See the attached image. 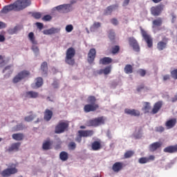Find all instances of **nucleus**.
I'll return each instance as SVG.
<instances>
[{
	"label": "nucleus",
	"instance_id": "50",
	"mask_svg": "<svg viewBox=\"0 0 177 177\" xmlns=\"http://www.w3.org/2000/svg\"><path fill=\"white\" fill-rule=\"evenodd\" d=\"M32 17H34V19H41L42 15L41 14V12H33L32 14Z\"/></svg>",
	"mask_w": 177,
	"mask_h": 177
},
{
	"label": "nucleus",
	"instance_id": "25",
	"mask_svg": "<svg viewBox=\"0 0 177 177\" xmlns=\"http://www.w3.org/2000/svg\"><path fill=\"white\" fill-rule=\"evenodd\" d=\"M59 32V29L56 28H51L50 29L43 30V34L44 35H52V34H57Z\"/></svg>",
	"mask_w": 177,
	"mask_h": 177
},
{
	"label": "nucleus",
	"instance_id": "63",
	"mask_svg": "<svg viewBox=\"0 0 177 177\" xmlns=\"http://www.w3.org/2000/svg\"><path fill=\"white\" fill-rule=\"evenodd\" d=\"M175 102H177V95H175L173 97H171V102L175 103Z\"/></svg>",
	"mask_w": 177,
	"mask_h": 177
},
{
	"label": "nucleus",
	"instance_id": "29",
	"mask_svg": "<svg viewBox=\"0 0 177 177\" xmlns=\"http://www.w3.org/2000/svg\"><path fill=\"white\" fill-rule=\"evenodd\" d=\"M91 147L94 151H97V150L102 149V144L99 141H94L91 145Z\"/></svg>",
	"mask_w": 177,
	"mask_h": 177
},
{
	"label": "nucleus",
	"instance_id": "30",
	"mask_svg": "<svg viewBox=\"0 0 177 177\" xmlns=\"http://www.w3.org/2000/svg\"><path fill=\"white\" fill-rule=\"evenodd\" d=\"M12 138L14 140L21 141L24 139V134L21 133H14L12 134Z\"/></svg>",
	"mask_w": 177,
	"mask_h": 177
},
{
	"label": "nucleus",
	"instance_id": "56",
	"mask_svg": "<svg viewBox=\"0 0 177 177\" xmlns=\"http://www.w3.org/2000/svg\"><path fill=\"white\" fill-rule=\"evenodd\" d=\"M36 26L39 30H42V28H44V24L41 22H37Z\"/></svg>",
	"mask_w": 177,
	"mask_h": 177
},
{
	"label": "nucleus",
	"instance_id": "8",
	"mask_svg": "<svg viewBox=\"0 0 177 177\" xmlns=\"http://www.w3.org/2000/svg\"><path fill=\"white\" fill-rule=\"evenodd\" d=\"M128 41L129 46L133 48V50L135 52H140V46H139V43H138V40H136L135 37H129Z\"/></svg>",
	"mask_w": 177,
	"mask_h": 177
},
{
	"label": "nucleus",
	"instance_id": "41",
	"mask_svg": "<svg viewBox=\"0 0 177 177\" xmlns=\"http://www.w3.org/2000/svg\"><path fill=\"white\" fill-rule=\"evenodd\" d=\"M120 52V46H114L111 48L112 55H117Z\"/></svg>",
	"mask_w": 177,
	"mask_h": 177
},
{
	"label": "nucleus",
	"instance_id": "12",
	"mask_svg": "<svg viewBox=\"0 0 177 177\" xmlns=\"http://www.w3.org/2000/svg\"><path fill=\"white\" fill-rule=\"evenodd\" d=\"M156 156L154 155H150L149 157H142L138 159L139 164H147L150 161H154Z\"/></svg>",
	"mask_w": 177,
	"mask_h": 177
},
{
	"label": "nucleus",
	"instance_id": "4",
	"mask_svg": "<svg viewBox=\"0 0 177 177\" xmlns=\"http://www.w3.org/2000/svg\"><path fill=\"white\" fill-rule=\"evenodd\" d=\"M15 3L17 12H20V10H23L31 5V0H17Z\"/></svg>",
	"mask_w": 177,
	"mask_h": 177
},
{
	"label": "nucleus",
	"instance_id": "64",
	"mask_svg": "<svg viewBox=\"0 0 177 177\" xmlns=\"http://www.w3.org/2000/svg\"><path fill=\"white\" fill-rule=\"evenodd\" d=\"M129 1L130 0H124L123 2V6H128V5H129Z\"/></svg>",
	"mask_w": 177,
	"mask_h": 177
},
{
	"label": "nucleus",
	"instance_id": "13",
	"mask_svg": "<svg viewBox=\"0 0 177 177\" xmlns=\"http://www.w3.org/2000/svg\"><path fill=\"white\" fill-rule=\"evenodd\" d=\"M77 133H80V136L83 138H91V136H93L95 131L93 130H79Z\"/></svg>",
	"mask_w": 177,
	"mask_h": 177
},
{
	"label": "nucleus",
	"instance_id": "22",
	"mask_svg": "<svg viewBox=\"0 0 177 177\" xmlns=\"http://www.w3.org/2000/svg\"><path fill=\"white\" fill-rule=\"evenodd\" d=\"M52 117H53V111L50 109H46L44 111V120L47 122L50 121Z\"/></svg>",
	"mask_w": 177,
	"mask_h": 177
},
{
	"label": "nucleus",
	"instance_id": "36",
	"mask_svg": "<svg viewBox=\"0 0 177 177\" xmlns=\"http://www.w3.org/2000/svg\"><path fill=\"white\" fill-rule=\"evenodd\" d=\"M59 158L62 161H67L68 160V153L66 151H62L59 153Z\"/></svg>",
	"mask_w": 177,
	"mask_h": 177
},
{
	"label": "nucleus",
	"instance_id": "27",
	"mask_svg": "<svg viewBox=\"0 0 177 177\" xmlns=\"http://www.w3.org/2000/svg\"><path fill=\"white\" fill-rule=\"evenodd\" d=\"M175 125H176V119L175 118L169 120L165 123V127H167V129L174 128Z\"/></svg>",
	"mask_w": 177,
	"mask_h": 177
},
{
	"label": "nucleus",
	"instance_id": "7",
	"mask_svg": "<svg viewBox=\"0 0 177 177\" xmlns=\"http://www.w3.org/2000/svg\"><path fill=\"white\" fill-rule=\"evenodd\" d=\"M141 35L145 42H147L148 48H153V38H151V36H150V35H149V33H147L146 30L142 28Z\"/></svg>",
	"mask_w": 177,
	"mask_h": 177
},
{
	"label": "nucleus",
	"instance_id": "59",
	"mask_svg": "<svg viewBox=\"0 0 177 177\" xmlns=\"http://www.w3.org/2000/svg\"><path fill=\"white\" fill-rule=\"evenodd\" d=\"M168 80H171V76L169 75H165L163 76V81H168Z\"/></svg>",
	"mask_w": 177,
	"mask_h": 177
},
{
	"label": "nucleus",
	"instance_id": "28",
	"mask_svg": "<svg viewBox=\"0 0 177 177\" xmlns=\"http://www.w3.org/2000/svg\"><path fill=\"white\" fill-rule=\"evenodd\" d=\"M111 73V66H106L104 69H100L98 72L97 74L100 75L102 74H104V75H107Z\"/></svg>",
	"mask_w": 177,
	"mask_h": 177
},
{
	"label": "nucleus",
	"instance_id": "58",
	"mask_svg": "<svg viewBox=\"0 0 177 177\" xmlns=\"http://www.w3.org/2000/svg\"><path fill=\"white\" fill-rule=\"evenodd\" d=\"M171 23L174 24L175 21H176V15H175L174 13L171 14Z\"/></svg>",
	"mask_w": 177,
	"mask_h": 177
},
{
	"label": "nucleus",
	"instance_id": "52",
	"mask_svg": "<svg viewBox=\"0 0 177 177\" xmlns=\"http://www.w3.org/2000/svg\"><path fill=\"white\" fill-rule=\"evenodd\" d=\"M155 131H156V132L162 133V132H164V131H165V129L164 127H162V126H160V127H156Z\"/></svg>",
	"mask_w": 177,
	"mask_h": 177
},
{
	"label": "nucleus",
	"instance_id": "3",
	"mask_svg": "<svg viewBox=\"0 0 177 177\" xmlns=\"http://www.w3.org/2000/svg\"><path fill=\"white\" fill-rule=\"evenodd\" d=\"M70 124L68 121L61 120L55 127V133H63V132H66L67 129H68Z\"/></svg>",
	"mask_w": 177,
	"mask_h": 177
},
{
	"label": "nucleus",
	"instance_id": "18",
	"mask_svg": "<svg viewBox=\"0 0 177 177\" xmlns=\"http://www.w3.org/2000/svg\"><path fill=\"white\" fill-rule=\"evenodd\" d=\"M68 8H70V5L68 4H63L56 7L57 10L60 12L61 13H67L68 12Z\"/></svg>",
	"mask_w": 177,
	"mask_h": 177
},
{
	"label": "nucleus",
	"instance_id": "51",
	"mask_svg": "<svg viewBox=\"0 0 177 177\" xmlns=\"http://www.w3.org/2000/svg\"><path fill=\"white\" fill-rule=\"evenodd\" d=\"M73 30H74V27L73 26V25H68L66 26V32H71Z\"/></svg>",
	"mask_w": 177,
	"mask_h": 177
},
{
	"label": "nucleus",
	"instance_id": "21",
	"mask_svg": "<svg viewBox=\"0 0 177 177\" xmlns=\"http://www.w3.org/2000/svg\"><path fill=\"white\" fill-rule=\"evenodd\" d=\"M162 146V143L161 142H156L149 145V151H156L158 149H160Z\"/></svg>",
	"mask_w": 177,
	"mask_h": 177
},
{
	"label": "nucleus",
	"instance_id": "35",
	"mask_svg": "<svg viewBox=\"0 0 177 177\" xmlns=\"http://www.w3.org/2000/svg\"><path fill=\"white\" fill-rule=\"evenodd\" d=\"M124 73L126 74H132L133 73V67L131 64H127L124 67Z\"/></svg>",
	"mask_w": 177,
	"mask_h": 177
},
{
	"label": "nucleus",
	"instance_id": "31",
	"mask_svg": "<svg viewBox=\"0 0 177 177\" xmlns=\"http://www.w3.org/2000/svg\"><path fill=\"white\" fill-rule=\"evenodd\" d=\"M167 41H160L157 44V49L158 50H164L167 48Z\"/></svg>",
	"mask_w": 177,
	"mask_h": 177
},
{
	"label": "nucleus",
	"instance_id": "62",
	"mask_svg": "<svg viewBox=\"0 0 177 177\" xmlns=\"http://www.w3.org/2000/svg\"><path fill=\"white\" fill-rule=\"evenodd\" d=\"M100 26H101V24L100 22H95L93 24V27H95V28H99Z\"/></svg>",
	"mask_w": 177,
	"mask_h": 177
},
{
	"label": "nucleus",
	"instance_id": "37",
	"mask_svg": "<svg viewBox=\"0 0 177 177\" xmlns=\"http://www.w3.org/2000/svg\"><path fill=\"white\" fill-rule=\"evenodd\" d=\"M41 70L43 74H47L48 73V62H44L41 65Z\"/></svg>",
	"mask_w": 177,
	"mask_h": 177
},
{
	"label": "nucleus",
	"instance_id": "15",
	"mask_svg": "<svg viewBox=\"0 0 177 177\" xmlns=\"http://www.w3.org/2000/svg\"><path fill=\"white\" fill-rule=\"evenodd\" d=\"M12 10H15L16 12H17V8L16 7L15 3H14L13 4H10L8 6H4L1 12L2 13H9V12Z\"/></svg>",
	"mask_w": 177,
	"mask_h": 177
},
{
	"label": "nucleus",
	"instance_id": "5",
	"mask_svg": "<svg viewBox=\"0 0 177 177\" xmlns=\"http://www.w3.org/2000/svg\"><path fill=\"white\" fill-rule=\"evenodd\" d=\"M102 124H104V118L99 117L94 119L89 120L86 122V127H99V125H102Z\"/></svg>",
	"mask_w": 177,
	"mask_h": 177
},
{
	"label": "nucleus",
	"instance_id": "23",
	"mask_svg": "<svg viewBox=\"0 0 177 177\" xmlns=\"http://www.w3.org/2000/svg\"><path fill=\"white\" fill-rule=\"evenodd\" d=\"M123 164L121 162H116L112 167V169L114 172H120L123 168Z\"/></svg>",
	"mask_w": 177,
	"mask_h": 177
},
{
	"label": "nucleus",
	"instance_id": "16",
	"mask_svg": "<svg viewBox=\"0 0 177 177\" xmlns=\"http://www.w3.org/2000/svg\"><path fill=\"white\" fill-rule=\"evenodd\" d=\"M125 114H128L129 115H133V117H139L140 115V111L136 109H124Z\"/></svg>",
	"mask_w": 177,
	"mask_h": 177
},
{
	"label": "nucleus",
	"instance_id": "49",
	"mask_svg": "<svg viewBox=\"0 0 177 177\" xmlns=\"http://www.w3.org/2000/svg\"><path fill=\"white\" fill-rule=\"evenodd\" d=\"M77 147V144L74 142H71L68 144V148L71 149V150H75Z\"/></svg>",
	"mask_w": 177,
	"mask_h": 177
},
{
	"label": "nucleus",
	"instance_id": "47",
	"mask_svg": "<svg viewBox=\"0 0 177 177\" xmlns=\"http://www.w3.org/2000/svg\"><path fill=\"white\" fill-rule=\"evenodd\" d=\"M23 124H17L15 127L13 128L14 132H17L18 131H23Z\"/></svg>",
	"mask_w": 177,
	"mask_h": 177
},
{
	"label": "nucleus",
	"instance_id": "53",
	"mask_svg": "<svg viewBox=\"0 0 177 177\" xmlns=\"http://www.w3.org/2000/svg\"><path fill=\"white\" fill-rule=\"evenodd\" d=\"M42 20L44 21H50L52 20V17L49 15H45L43 18Z\"/></svg>",
	"mask_w": 177,
	"mask_h": 177
},
{
	"label": "nucleus",
	"instance_id": "45",
	"mask_svg": "<svg viewBox=\"0 0 177 177\" xmlns=\"http://www.w3.org/2000/svg\"><path fill=\"white\" fill-rule=\"evenodd\" d=\"M37 44H33L31 47V50H32V52H34V53H35L36 55H39V48H38V46H36Z\"/></svg>",
	"mask_w": 177,
	"mask_h": 177
},
{
	"label": "nucleus",
	"instance_id": "14",
	"mask_svg": "<svg viewBox=\"0 0 177 177\" xmlns=\"http://www.w3.org/2000/svg\"><path fill=\"white\" fill-rule=\"evenodd\" d=\"M163 102L162 101H158L156 102L153 105V107L152 109V111H151V114H157L161 110V108L162 107Z\"/></svg>",
	"mask_w": 177,
	"mask_h": 177
},
{
	"label": "nucleus",
	"instance_id": "26",
	"mask_svg": "<svg viewBox=\"0 0 177 177\" xmlns=\"http://www.w3.org/2000/svg\"><path fill=\"white\" fill-rule=\"evenodd\" d=\"M111 63H113V59L109 57H104L100 59V64H103V66L110 64Z\"/></svg>",
	"mask_w": 177,
	"mask_h": 177
},
{
	"label": "nucleus",
	"instance_id": "61",
	"mask_svg": "<svg viewBox=\"0 0 177 177\" xmlns=\"http://www.w3.org/2000/svg\"><path fill=\"white\" fill-rule=\"evenodd\" d=\"M142 89H145V85L142 84L137 88V92H140Z\"/></svg>",
	"mask_w": 177,
	"mask_h": 177
},
{
	"label": "nucleus",
	"instance_id": "48",
	"mask_svg": "<svg viewBox=\"0 0 177 177\" xmlns=\"http://www.w3.org/2000/svg\"><path fill=\"white\" fill-rule=\"evenodd\" d=\"M171 76L174 80H177V68L170 72Z\"/></svg>",
	"mask_w": 177,
	"mask_h": 177
},
{
	"label": "nucleus",
	"instance_id": "46",
	"mask_svg": "<svg viewBox=\"0 0 177 177\" xmlns=\"http://www.w3.org/2000/svg\"><path fill=\"white\" fill-rule=\"evenodd\" d=\"M18 30H19V27L15 26L13 28H10L8 30V33L10 34V35H13V34H16V32H17Z\"/></svg>",
	"mask_w": 177,
	"mask_h": 177
},
{
	"label": "nucleus",
	"instance_id": "34",
	"mask_svg": "<svg viewBox=\"0 0 177 177\" xmlns=\"http://www.w3.org/2000/svg\"><path fill=\"white\" fill-rule=\"evenodd\" d=\"M152 24L153 27H160V26L162 25V19L161 17H159L157 19H154L152 21Z\"/></svg>",
	"mask_w": 177,
	"mask_h": 177
},
{
	"label": "nucleus",
	"instance_id": "32",
	"mask_svg": "<svg viewBox=\"0 0 177 177\" xmlns=\"http://www.w3.org/2000/svg\"><path fill=\"white\" fill-rule=\"evenodd\" d=\"M28 39H29V41H30L31 44H32V45H38V41L35 39L34 32H29Z\"/></svg>",
	"mask_w": 177,
	"mask_h": 177
},
{
	"label": "nucleus",
	"instance_id": "54",
	"mask_svg": "<svg viewBox=\"0 0 177 177\" xmlns=\"http://www.w3.org/2000/svg\"><path fill=\"white\" fill-rule=\"evenodd\" d=\"M82 138L84 137L82 136L80 133H77V136L75 138L76 142H77L78 143H81V142L82 141Z\"/></svg>",
	"mask_w": 177,
	"mask_h": 177
},
{
	"label": "nucleus",
	"instance_id": "38",
	"mask_svg": "<svg viewBox=\"0 0 177 177\" xmlns=\"http://www.w3.org/2000/svg\"><path fill=\"white\" fill-rule=\"evenodd\" d=\"M108 38H109V39L111 41H115V32H114V30H110L109 31Z\"/></svg>",
	"mask_w": 177,
	"mask_h": 177
},
{
	"label": "nucleus",
	"instance_id": "20",
	"mask_svg": "<svg viewBox=\"0 0 177 177\" xmlns=\"http://www.w3.org/2000/svg\"><path fill=\"white\" fill-rule=\"evenodd\" d=\"M39 96V93L37 91H28L25 93V97L28 99H37Z\"/></svg>",
	"mask_w": 177,
	"mask_h": 177
},
{
	"label": "nucleus",
	"instance_id": "55",
	"mask_svg": "<svg viewBox=\"0 0 177 177\" xmlns=\"http://www.w3.org/2000/svg\"><path fill=\"white\" fill-rule=\"evenodd\" d=\"M138 73L140 74L141 77H145V75H146V70L140 69L138 71Z\"/></svg>",
	"mask_w": 177,
	"mask_h": 177
},
{
	"label": "nucleus",
	"instance_id": "24",
	"mask_svg": "<svg viewBox=\"0 0 177 177\" xmlns=\"http://www.w3.org/2000/svg\"><path fill=\"white\" fill-rule=\"evenodd\" d=\"M20 142H15L11 145L10 147H8V149H7V151H8L9 153L12 152V151H19V147H20Z\"/></svg>",
	"mask_w": 177,
	"mask_h": 177
},
{
	"label": "nucleus",
	"instance_id": "2",
	"mask_svg": "<svg viewBox=\"0 0 177 177\" xmlns=\"http://www.w3.org/2000/svg\"><path fill=\"white\" fill-rule=\"evenodd\" d=\"M74 56H75V49L73 47H70L67 49L66 53L65 63L69 66H74V64H75Z\"/></svg>",
	"mask_w": 177,
	"mask_h": 177
},
{
	"label": "nucleus",
	"instance_id": "33",
	"mask_svg": "<svg viewBox=\"0 0 177 177\" xmlns=\"http://www.w3.org/2000/svg\"><path fill=\"white\" fill-rule=\"evenodd\" d=\"M150 109H151V106H150V102H144V106L142 107V110L144 111L145 114L150 113Z\"/></svg>",
	"mask_w": 177,
	"mask_h": 177
},
{
	"label": "nucleus",
	"instance_id": "19",
	"mask_svg": "<svg viewBox=\"0 0 177 177\" xmlns=\"http://www.w3.org/2000/svg\"><path fill=\"white\" fill-rule=\"evenodd\" d=\"M165 153H169L172 154L173 153H177V144L175 145L169 146L163 149Z\"/></svg>",
	"mask_w": 177,
	"mask_h": 177
},
{
	"label": "nucleus",
	"instance_id": "40",
	"mask_svg": "<svg viewBox=\"0 0 177 177\" xmlns=\"http://www.w3.org/2000/svg\"><path fill=\"white\" fill-rule=\"evenodd\" d=\"M36 86L37 88H40V86H42L43 84H44V80L42 79V77H37L36 79Z\"/></svg>",
	"mask_w": 177,
	"mask_h": 177
},
{
	"label": "nucleus",
	"instance_id": "44",
	"mask_svg": "<svg viewBox=\"0 0 177 177\" xmlns=\"http://www.w3.org/2000/svg\"><path fill=\"white\" fill-rule=\"evenodd\" d=\"M35 118H37V115H30L29 116L25 117L24 120L27 122H30V121H32Z\"/></svg>",
	"mask_w": 177,
	"mask_h": 177
},
{
	"label": "nucleus",
	"instance_id": "60",
	"mask_svg": "<svg viewBox=\"0 0 177 177\" xmlns=\"http://www.w3.org/2000/svg\"><path fill=\"white\" fill-rule=\"evenodd\" d=\"M2 28H6V24L0 21V30H2Z\"/></svg>",
	"mask_w": 177,
	"mask_h": 177
},
{
	"label": "nucleus",
	"instance_id": "10",
	"mask_svg": "<svg viewBox=\"0 0 177 177\" xmlns=\"http://www.w3.org/2000/svg\"><path fill=\"white\" fill-rule=\"evenodd\" d=\"M97 109H99V104H87L84 107V111L91 113V111H96Z\"/></svg>",
	"mask_w": 177,
	"mask_h": 177
},
{
	"label": "nucleus",
	"instance_id": "43",
	"mask_svg": "<svg viewBox=\"0 0 177 177\" xmlns=\"http://www.w3.org/2000/svg\"><path fill=\"white\" fill-rule=\"evenodd\" d=\"M113 9H114V8L113 7V6H110L107 7L104 11V15L106 16H107V15H111Z\"/></svg>",
	"mask_w": 177,
	"mask_h": 177
},
{
	"label": "nucleus",
	"instance_id": "42",
	"mask_svg": "<svg viewBox=\"0 0 177 177\" xmlns=\"http://www.w3.org/2000/svg\"><path fill=\"white\" fill-rule=\"evenodd\" d=\"M135 154V152L133 151H127L124 153V158H131Z\"/></svg>",
	"mask_w": 177,
	"mask_h": 177
},
{
	"label": "nucleus",
	"instance_id": "6",
	"mask_svg": "<svg viewBox=\"0 0 177 177\" xmlns=\"http://www.w3.org/2000/svg\"><path fill=\"white\" fill-rule=\"evenodd\" d=\"M30 75V71H22L19 72L13 79L12 82L14 84H17V82H20L21 80H24V78H27Z\"/></svg>",
	"mask_w": 177,
	"mask_h": 177
},
{
	"label": "nucleus",
	"instance_id": "17",
	"mask_svg": "<svg viewBox=\"0 0 177 177\" xmlns=\"http://www.w3.org/2000/svg\"><path fill=\"white\" fill-rule=\"evenodd\" d=\"M52 145L53 142L50 139L48 138L46 140L44 141L42 145L43 150H50L52 149Z\"/></svg>",
	"mask_w": 177,
	"mask_h": 177
},
{
	"label": "nucleus",
	"instance_id": "57",
	"mask_svg": "<svg viewBox=\"0 0 177 177\" xmlns=\"http://www.w3.org/2000/svg\"><path fill=\"white\" fill-rule=\"evenodd\" d=\"M111 23L113 24V26H118V20L117 19L113 18L111 20Z\"/></svg>",
	"mask_w": 177,
	"mask_h": 177
},
{
	"label": "nucleus",
	"instance_id": "11",
	"mask_svg": "<svg viewBox=\"0 0 177 177\" xmlns=\"http://www.w3.org/2000/svg\"><path fill=\"white\" fill-rule=\"evenodd\" d=\"M96 57V49L91 48L88 51V57H87V62L89 63V64H92L93 62H95V58Z\"/></svg>",
	"mask_w": 177,
	"mask_h": 177
},
{
	"label": "nucleus",
	"instance_id": "9",
	"mask_svg": "<svg viewBox=\"0 0 177 177\" xmlns=\"http://www.w3.org/2000/svg\"><path fill=\"white\" fill-rule=\"evenodd\" d=\"M162 10H164V5H158L151 8V14L152 16H160Z\"/></svg>",
	"mask_w": 177,
	"mask_h": 177
},
{
	"label": "nucleus",
	"instance_id": "1",
	"mask_svg": "<svg viewBox=\"0 0 177 177\" xmlns=\"http://www.w3.org/2000/svg\"><path fill=\"white\" fill-rule=\"evenodd\" d=\"M8 168L3 170L1 172V168L0 167V175L2 177H10L12 175H15L19 172V169L16 167L17 165L15 163H10L9 165H7Z\"/></svg>",
	"mask_w": 177,
	"mask_h": 177
},
{
	"label": "nucleus",
	"instance_id": "39",
	"mask_svg": "<svg viewBox=\"0 0 177 177\" xmlns=\"http://www.w3.org/2000/svg\"><path fill=\"white\" fill-rule=\"evenodd\" d=\"M87 102L90 103V104H96V97L93 95L88 96Z\"/></svg>",
	"mask_w": 177,
	"mask_h": 177
}]
</instances>
